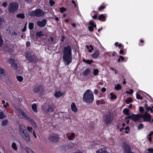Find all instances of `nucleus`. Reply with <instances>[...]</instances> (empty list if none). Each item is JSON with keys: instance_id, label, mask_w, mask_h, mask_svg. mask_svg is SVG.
I'll list each match as a JSON object with an SVG mask.
<instances>
[{"instance_id": "obj_1", "label": "nucleus", "mask_w": 153, "mask_h": 153, "mask_svg": "<svg viewBox=\"0 0 153 153\" xmlns=\"http://www.w3.org/2000/svg\"><path fill=\"white\" fill-rule=\"evenodd\" d=\"M71 48L69 45H67L64 48L62 57L64 63L66 65H68L71 62L72 55Z\"/></svg>"}, {"instance_id": "obj_2", "label": "nucleus", "mask_w": 153, "mask_h": 153, "mask_svg": "<svg viewBox=\"0 0 153 153\" xmlns=\"http://www.w3.org/2000/svg\"><path fill=\"white\" fill-rule=\"evenodd\" d=\"M94 100V97L92 91L89 89L87 90L83 94V101L90 103L93 102Z\"/></svg>"}, {"instance_id": "obj_3", "label": "nucleus", "mask_w": 153, "mask_h": 153, "mask_svg": "<svg viewBox=\"0 0 153 153\" xmlns=\"http://www.w3.org/2000/svg\"><path fill=\"white\" fill-rule=\"evenodd\" d=\"M45 14V13L42 10L39 9H36L34 11H31L30 13V16H36L38 17L43 16Z\"/></svg>"}, {"instance_id": "obj_4", "label": "nucleus", "mask_w": 153, "mask_h": 153, "mask_svg": "<svg viewBox=\"0 0 153 153\" xmlns=\"http://www.w3.org/2000/svg\"><path fill=\"white\" fill-rule=\"evenodd\" d=\"M18 8V4L16 2H13L10 3L8 6V10L10 13H13L16 11Z\"/></svg>"}, {"instance_id": "obj_5", "label": "nucleus", "mask_w": 153, "mask_h": 153, "mask_svg": "<svg viewBox=\"0 0 153 153\" xmlns=\"http://www.w3.org/2000/svg\"><path fill=\"white\" fill-rule=\"evenodd\" d=\"M26 57L27 60L30 62L36 61L37 59V58L32 52H27L26 53Z\"/></svg>"}, {"instance_id": "obj_6", "label": "nucleus", "mask_w": 153, "mask_h": 153, "mask_svg": "<svg viewBox=\"0 0 153 153\" xmlns=\"http://www.w3.org/2000/svg\"><path fill=\"white\" fill-rule=\"evenodd\" d=\"M48 139L50 142L56 143L59 140L58 136L56 134H52L49 135L48 138Z\"/></svg>"}, {"instance_id": "obj_7", "label": "nucleus", "mask_w": 153, "mask_h": 153, "mask_svg": "<svg viewBox=\"0 0 153 153\" xmlns=\"http://www.w3.org/2000/svg\"><path fill=\"white\" fill-rule=\"evenodd\" d=\"M140 118H142L144 119V121L150 122L151 119L150 115L147 112H145L144 114L140 115Z\"/></svg>"}, {"instance_id": "obj_8", "label": "nucleus", "mask_w": 153, "mask_h": 153, "mask_svg": "<svg viewBox=\"0 0 153 153\" xmlns=\"http://www.w3.org/2000/svg\"><path fill=\"white\" fill-rule=\"evenodd\" d=\"M7 62L11 65V66L15 69H16L17 68V64L15 63L14 60L12 58H10L8 59Z\"/></svg>"}, {"instance_id": "obj_9", "label": "nucleus", "mask_w": 153, "mask_h": 153, "mask_svg": "<svg viewBox=\"0 0 153 153\" xmlns=\"http://www.w3.org/2000/svg\"><path fill=\"white\" fill-rule=\"evenodd\" d=\"M46 22V19H43L41 21H37V24L40 27H43L45 26Z\"/></svg>"}, {"instance_id": "obj_10", "label": "nucleus", "mask_w": 153, "mask_h": 153, "mask_svg": "<svg viewBox=\"0 0 153 153\" xmlns=\"http://www.w3.org/2000/svg\"><path fill=\"white\" fill-rule=\"evenodd\" d=\"M113 120V117L110 114L106 115L104 119V121L107 124L110 123Z\"/></svg>"}, {"instance_id": "obj_11", "label": "nucleus", "mask_w": 153, "mask_h": 153, "mask_svg": "<svg viewBox=\"0 0 153 153\" xmlns=\"http://www.w3.org/2000/svg\"><path fill=\"white\" fill-rule=\"evenodd\" d=\"M19 129L20 133L23 134L27 133V131L25 130V126L22 124H21L19 127Z\"/></svg>"}, {"instance_id": "obj_12", "label": "nucleus", "mask_w": 153, "mask_h": 153, "mask_svg": "<svg viewBox=\"0 0 153 153\" xmlns=\"http://www.w3.org/2000/svg\"><path fill=\"white\" fill-rule=\"evenodd\" d=\"M23 138L24 139L26 142H27V143H28L30 142V139L29 136V134H28V133H27V132L25 133V134H23Z\"/></svg>"}, {"instance_id": "obj_13", "label": "nucleus", "mask_w": 153, "mask_h": 153, "mask_svg": "<svg viewBox=\"0 0 153 153\" xmlns=\"http://www.w3.org/2000/svg\"><path fill=\"white\" fill-rule=\"evenodd\" d=\"M140 118V115L133 114L132 115V120L134 121H136Z\"/></svg>"}, {"instance_id": "obj_14", "label": "nucleus", "mask_w": 153, "mask_h": 153, "mask_svg": "<svg viewBox=\"0 0 153 153\" xmlns=\"http://www.w3.org/2000/svg\"><path fill=\"white\" fill-rule=\"evenodd\" d=\"M71 108L72 110L73 111L76 112L77 111V109L75 103L73 102L71 104Z\"/></svg>"}, {"instance_id": "obj_15", "label": "nucleus", "mask_w": 153, "mask_h": 153, "mask_svg": "<svg viewBox=\"0 0 153 153\" xmlns=\"http://www.w3.org/2000/svg\"><path fill=\"white\" fill-rule=\"evenodd\" d=\"M42 90V87L40 86H35L33 88V91L35 93H37L41 91Z\"/></svg>"}, {"instance_id": "obj_16", "label": "nucleus", "mask_w": 153, "mask_h": 153, "mask_svg": "<svg viewBox=\"0 0 153 153\" xmlns=\"http://www.w3.org/2000/svg\"><path fill=\"white\" fill-rule=\"evenodd\" d=\"M90 69L89 68H87L83 72V75L84 76H87L90 74Z\"/></svg>"}, {"instance_id": "obj_17", "label": "nucleus", "mask_w": 153, "mask_h": 153, "mask_svg": "<svg viewBox=\"0 0 153 153\" xmlns=\"http://www.w3.org/2000/svg\"><path fill=\"white\" fill-rule=\"evenodd\" d=\"M64 95V93L62 92H61L60 91L56 92L54 94V96L56 98H59L60 97L63 96Z\"/></svg>"}, {"instance_id": "obj_18", "label": "nucleus", "mask_w": 153, "mask_h": 153, "mask_svg": "<svg viewBox=\"0 0 153 153\" xmlns=\"http://www.w3.org/2000/svg\"><path fill=\"white\" fill-rule=\"evenodd\" d=\"M99 51L98 50H97L92 55V57L93 58H96L99 56Z\"/></svg>"}, {"instance_id": "obj_19", "label": "nucleus", "mask_w": 153, "mask_h": 153, "mask_svg": "<svg viewBox=\"0 0 153 153\" xmlns=\"http://www.w3.org/2000/svg\"><path fill=\"white\" fill-rule=\"evenodd\" d=\"M19 113L22 114V115L25 117L26 119H29V117L22 110H20L19 111Z\"/></svg>"}, {"instance_id": "obj_20", "label": "nucleus", "mask_w": 153, "mask_h": 153, "mask_svg": "<svg viewBox=\"0 0 153 153\" xmlns=\"http://www.w3.org/2000/svg\"><path fill=\"white\" fill-rule=\"evenodd\" d=\"M105 16L103 14L100 15L98 16V19L100 21H104L105 19Z\"/></svg>"}, {"instance_id": "obj_21", "label": "nucleus", "mask_w": 153, "mask_h": 153, "mask_svg": "<svg viewBox=\"0 0 153 153\" xmlns=\"http://www.w3.org/2000/svg\"><path fill=\"white\" fill-rule=\"evenodd\" d=\"M54 107L52 106L51 105H49L48 106V110L46 111L47 112H53L54 110Z\"/></svg>"}, {"instance_id": "obj_22", "label": "nucleus", "mask_w": 153, "mask_h": 153, "mask_svg": "<svg viewBox=\"0 0 153 153\" xmlns=\"http://www.w3.org/2000/svg\"><path fill=\"white\" fill-rule=\"evenodd\" d=\"M5 23L4 19L0 17V27L3 26Z\"/></svg>"}, {"instance_id": "obj_23", "label": "nucleus", "mask_w": 153, "mask_h": 153, "mask_svg": "<svg viewBox=\"0 0 153 153\" xmlns=\"http://www.w3.org/2000/svg\"><path fill=\"white\" fill-rule=\"evenodd\" d=\"M32 108L33 110L36 112L37 111V106L36 104L34 103L32 105Z\"/></svg>"}, {"instance_id": "obj_24", "label": "nucleus", "mask_w": 153, "mask_h": 153, "mask_svg": "<svg viewBox=\"0 0 153 153\" xmlns=\"http://www.w3.org/2000/svg\"><path fill=\"white\" fill-rule=\"evenodd\" d=\"M96 103L97 105H99L101 104H104L105 102L102 99L100 100H97L96 101Z\"/></svg>"}, {"instance_id": "obj_25", "label": "nucleus", "mask_w": 153, "mask_h": 153, "mask_svg": "<svg viewBox=\"0 0 153 153\" xmlns=\"http://www.w3.org/2000/svg\"><path fill=\"white\" fill-rule=\"evenodd\" d=\"M129 109L128 108H125L123 109V111L125 114L127 115H129Z\"/></svg>"}, {"instance_id": "obj_26", "label": "nucleus", "mask_w": 153, "mask_h": 153, "mask_svg": "<svg viewBox=\"0 0 153 153\" xmlns=\"http://www.w3.org/2000/svg\"><path fill=\"white\" fill-rule=\"evenodd\" d=\"M12 148L14 149L15 151H17L18 148L17 147L16 143H13L12 144Z\"/></svg>"}, {"instance_id": "obj_27", "label": "nucleus", "mask_w": 153, "mask_h": 153, "mask_svg": "<svg viewBox=\"0 0 153 153\" xmlns=\"http://www.w3.org/2000/svg\"><path fill=\"white\" fill-rule=\"evenodd\" d=\"M83 62L89 64H91L93 62V61L91 60H86L85 59H83Z\"/></svg>"}, {"instance_id": "obj_28", "label": "nucleus", "mask_w": 153, "mask_h": 153, "mask_svg": "<svg viewBox=\"0 0 153 153\" xmlns=\"http://www.w3.org/2000/svg\"><path fill=\"white\" fill-rule=\"evenodd\" d=\"M17 17L23 19L25 18V15L23 13H20L17 15Z\"/></svg>"}, {"instance_id": "obj_29", "label": "nucleus", "mask_w": 153, "mask_h": 153, "mask_svg": "<svg viewBox=\"0 0 153 153\" xmlns=\"http://www.w3.org/2000/svg\"><path fill=\"white\" fill-rule=\"evenodd\" d=\"M25 150L27 153H35L31 149L28 147L26 148Z\"/></svg>"}, {"instance_id": "obj_30", "label": "nucleus", "mask_w": 153, "mask_h": 153, "mask_svg": "<svg viewBox=\"0 0 153 153\" xmlns=\"http://www.w3.org/2000/svg\"><path fill=\"white\" fill-rule=\"evenodd\" d=\"M4 76L5 75V73L4 69L2 68H0V75Z\"/></svg>"}, {"instance_id": "obj_31", "label": "nucleus", "mask_w": 153, "mask_h": 153, "mask_svg": "<svg viewBox=\"0 0 153 153\" xmlns=\"http://www.w3.org/2000/svg\"><path fill=\"white\" fill-rule=\"evenodd\" d=\"M110 94L111 96V100H114L117 99V97L116 95L114 94L113 93H111Z\"/></svg>"}, {"instance_id": "obj_32", "label": "nucleus", "mask_w": 153, "mask_h": 153, "mask_svg": "<svg viewBox=\"0 0 153 153\" xmlns=\"http://www.w3.org/2000/svg\"><path fill=\"white\" fill-rule=\"evenodd\" d=\"M75 135V134L74 133H72L71 134L68 136V139L69 140H71L72 139L73 137Z\"/></svg>"}, {"instance_id": "obj_33", "label": "nucleus", "mask_w": 153, "mask_h": 153, "mask_svg": "<svg viewBox=\"0 0 153 153\" xmlns=\"http://www.w3.org/2000/svg\"><path fill=\"white\" fill-rule=\"evenodd\" d=\"M5 116L4 114V112L1 111L0 112V119H2L5 118Z\"/></svg>"}, {"instance_id": "obj_34", "label": "nucleus", "mask_w": 153, "mask_h": 153, "mask_svg": "<svg viewBox=\"0 0 153 153\" xmlns=\"http://www.w3.org/2000/svg\"><path fill=\"white\" fill-rule=\"evenodd\" d=\"M125 101L127 103L129 104L132 102V99L131 97H129L128 99L126 100Z\"/></svg>"}, {"instance_id": "obj_35", "label": "nucleus", "mask_w": 153, "mask_h": 153, "mask_svg": "<svg viewBox=\"0 0 153 153\" xmlns=\"http://www.w3.org/2000/svg\"><path fill=\"white\" fill-rule=\"evenodd\" d=\"M99 71L97 69H95L93 71V74L94 76H97L98 75Z\"/></svg>"}, {"instance_id": "obj_36", "label": "nucleus", "mask_w": 153, "mask_h": 153, "mask_svg": "<svg viewBox=\"0 0 153 153\" xmlns=\"http://www.w3.org/2000/svg\"><path fill=\"white\" fill-rule=\"evenodd\" d=\"M89 25H91V26H93L94 27H96V25L94 24V22L92 20H90L89 23Z\"/></svg>"}, {"instance_id": "obj_37", "label": "nucleus", "mask_w": 153, "mask_h": 153, "mask_svg": "<svg viewBox=\"0 0 153 153\" xmlns=\"http://www.w3.org/2000/svg\"><path fill=\"white\" fill-rule=\"evenodd\" d=\"M115 88L116 90H120L121 88V87L119 84H117L115 87Z\"/></svg>"}, {"instance_id": "obj_38", "label": "nucleus", "mask_w": 153, "mask_h": 153, "mask_svg": "<svg viewBox=\"0 0 153 153\" xmlns=\"http://www.w3.org/2000/svg\"><path fill=\"white\" fill-rule=\"evenodd\" d=\"M16 78L18 81L20 82H22L23 80L22 77L21 76H17Z\"/></svg>"}, {"instance_id": "obj_39", "label": "nucleus", "mask_w": 153, "mask_h": 153, "mask_svg": "<svg viewBox=\"0 0 153 153\" xmlns=\"http://www.w3.org/2000/svg\"><path fill=\"white\" fill-rule=\"evenodd\" d=\"M34 24L33 23H30L29 24V28L30 29H32L33 28Z\"/></svg>"}, {"instance_id": "obj_40", "label": "nucleus", "mask_w": 153, "mask_h": 153, "mask_svg": "<svg viewBox=\"0 0 153 153\" xmlns=\"http://www.w3.org/2000/svg\"><path fill=\"white\" fill-rule=\"evenodd\" d=\"M8 123V121L7 120H3L1 123L2 126H5L7 125Z\"/></svg>"}, {"instance_id": "obj_41", "label": "nucleus", "mask_w": 153, "mask_h": 153, "mask_svg": "<svg viewBox=\"0 0 153 153\" xmlns=\"http://www.w3.org/2000/svg\"><path fill=\"white\" fill-rule=\"evenodd\" d=\"M96 153H109V152H106L103 151L102 149H100L96 151Z\"/></svg>"}, {"instance_id": "obj_42", "label": "nucleus", "mask_w": 153, "mask_h": 153, "mask_svg": "<svg viewBox=\"0 0 153 153\" xmlns=\"http://www.w3.org/2000/svg\"><path fill=\"white\" fill-rule=\"evenodd\" d=\"M30 123L32 126L35 127H36L37 126L36 124L34 121L32 120H30Z\"/></svg>"}, {"instance_id": "obj_43", "label": "nucleus", "mask_w": 153, "mask_h": 153, "mask_svg": "<svg viewBox=\"0 0 153 153\" xmlns=\"http://www.w3.org/2000/svg\"><path fill=\"white\" fill-rule=\"evenodd\" d=\"M43 35V32L42 31H39L36 34V36H42Z\"/></svg>"}, {"instance_id": "obj_44", "label": "nucleus", "mask_w": 153, "mask_h": 153, "mask_svg": "<svg viewBox=\"0 0 153 153\" xmlns=\"http://www.w3.org/2000/svg\"><path fill=\"white\" fill-rule=\"evenodd\" d=\"M59 9L60 10V12L62 13H63L64 11H65L66 10V9L64 7H60Z\"/></svg>"}, {"instance_id": "obj_45", "label": "nucleus", "mask_w": 153, "mask_h": 153, "mask_svg": "<svg viewBox=\"0 0 153 153\" xmlns=\"http://www.w3.org/2000/svg\"><path fill=\"white\" fill-rule=\"evenodd\" d=\"M136 97L137 99L138 100H141L143 99L142 97L140 96V94H137Z\"/></svg>"}, {"instance_id": "obj_46", "label": "nucleus", "mask_w": 153, "mask_h": 153, "mask_svg": "<svg viewBox=\"0 0 153 153\" xmlns=\"http://www.w3.org/2000/svg\"><path fill=\"white\" fill-rule=\"evenodd\" d=\"M143 125L142 123H140L138 127V129L139 130L143 128Z\"/></svg>"}, {"instance_id": "obj_47", "label": "nucleus", "mask_w": 153, "mask_h": 153, "mask_svg": "<svg viewBox=\"0 0 153 153\" xmlns=\"http://www.w3.org/2000/svg\"><path fill=\"white\" fill-rule=\"evenodd\" d=\"M145 107L146 110L148 111H149L152 108L151 107L148 106L146 104H145Z\"/></svg>"}, {"instance_id": "obj_48", "label": "nucleus", "mask_w": 153, "mask_h": 153, "mask_svg": "<svg viewBox=\"0 0 153 153\" xmlns=\"http://www.w3.org/2000/svg\"><path fill=\"white\" fill-rule=\"evenodd\" d=\"M3 44V40L2 39L1 36L0 35V47Z\"/></svg>"}, {"instance_id": "obj_49", "label": "nucleus", "mask_w": 153, "mask_h": 153, "mask_svg": "<svg viewBox=\"0 0 153 153\" xmlns=\"http://www.w3.org/2000/svg\"><path fill=\"white\" fill-rule=\"evenodd\" d=\"M49 3L50 6H52L55 3L53 0H50Z\"/></svg>"}, {"instance_id": "obj_50", "label": "nucleus", "mask_w": 153, "mask_h": 153, "mask_svg": "<svg viewBox=\"0 0 153 153\" xmlns=\"http://www.w3.org/2000/svg\"><path fill=\"white\" fill-rule=\"evenodd\" d=\"M125 133L126 134H127L129 132V127L128 126H127L125 128Z\"/></svg>"}, {"instance_id": "obj_51", "label": "nucleus", "mask_w": 153, "mask_h": 153, "mask_svg": "<svg viewBox=\"0 0 153 153\" xmlns=\"http://www.w3.org/2000/svg\"><path fill=\"white\" fill-rule=\"evenodd\" d=\"M93 27H94L93 26H91L88 27V29L90 32H92L93 31V30H94V29L93 28Z\"/></svg>"}, {"instance_id": "obj_52", "label": "nucleus", "mask_w": 153, "mask_h": 153, "mask_svg": "<svg viewBox=\"0 0 153 153\" xmlns=\"http://www.w3.org/2000/svg\"><path fill=\"white\" fill-rule=\"evenodd\" d=\"M27 130L30 132H33L32 131V128L31 127H30L29 126H28L27 127Z\"/></svg>"}, {"instance_id": "obj_53", "label": "nucleus", "mask_w": 153, "mask_h": 153, "mask_svg": "<svg viewBox=\"0 0 153 153\" xmlns=\"http://www.w3.org/2000/svg\"><path fill=\"white\" fill-rule=\"evenodd\" d=\"M89 47L91 48V49H89L88 51L89 52H91L94 50V48L93 46L91 45H90Z\"/></svg>"}, {"instance_id": "obj_54", "label": "nucleus", "mask_w": 153, "mask_h": 153, "mask_svg": "<svg viewBox=\"0 0 153 153\" xmlns=\"http://www.w3.org/2000/svg\"><path fill=\"white\" fill-rule=\"evenodd\" d=\"M105 7L103 6H100L99 8V10L100 11L104 9Z\"/></svg>"}, {"instance_id": "obj_55", "label": "nucleus", "mask_w": 153, "mask_h": 153, "mask_svg": "<svg viewBox=\"0 0 153 153\" xmlns=\"http://www.w3.org/2000/svg\"><path fill=\"white\" fill-rule=\"evenodd\" d=\"M118 42H116L115 44V45L116 46H118L119 48L121 47L122 46V45L121 44H118Z\"/></svg>"}, {"instance_id": "obj_56", "label": "nucleus", "mask_w": 153, "mask_h": 153, "mask_svg": "<svg viewBox=\"0 0 153 153\" xmlns=\"http://www.w3.org/2000/svg\"><path fill=\"white\" fill-rule=\"evenodd\" d=\"M7 3L6 2H4L2 4L3 6L6 7L7 5Z\"/></svg>"}, {"instance_id": "obj_57", "label": "nucleus", "mask_w": 153, "mask_h": 153, "mask_svg": "<svg viewBox=\"0 0 153 153\" xmlns=\"http://www.w3.org/2000/svg\"><path fill=\"white\" fill-rule=\"evenodd\" d=\"M144 108L143 107L140 106L139 107V110L141 112H142L144 111Z\"/></svg>"}, {"instance_id": "obj_58", "label": "nucleus", "mask_w": 153, "mask_h": 153, "mask_svg": "<svg viewBox=\"0 0 153 153\" xmlns=\"http://www.w3.org/2000/svg\"><path fill=\"white\" fill-rule=\"evenodd\" d=\"M101 90L102 92H104L106 91V89L105 88L103 87L102 88Z\"/></svg>"}, {"instance_id": "obj_59", "label": "nucleus", "mask_w": 153, "mask_h": 153, "mask_svg": "<svg viewBox=\"0 0 153 153\" xmlns=\"http://www.w3.org/2000/svg\"><path fill=\"white\" fill-rule=\"evenodd\" d=\"M9 105V104L8 102H6V104H4L3 105L4 107L5 108H6L7 106H8Z\"/></svg>"}, {"instance_id": "obj_60", "label": "nucleus", "mask_w": 153, "mask_h": 153, "mask_svg": "<svg viewBox=\"0 0 153 153\" xmlns=\"http://www.w3.org/2000/svg\"><path fill=\"white\" fill-rule=\"evenodd\" d=\"M30 43L29 41H27L26 42V45L27 47H29L30 45Z\"/></svg>"}, {"instance_id": "obj_61", "label": "nucleus", "mask_w": 153, "mask_h": 153, "mask_svg": "<svg viewBox=\"0 0 153 153\" xmlns=\"http://www.w3.org/2000/svg\"><path fill=\"white\" fill-rule=\"evenodd\" d=\"M132 115L129 116L127 117H125V119H132Z\"/></svg>"}, {"instance_id": "obj_62", "label": "nucleus", "mask_w": 153, "mask_h": 153, "mask_svg": "<svg viewBox=\"0 0 153 153\" xmlns=\"http://www.w3.org/2000/svg\"><path fill=\"white\" fill-rule=\"evenodd\" d=\"M26 30V26H25L24 28L22 29V31L23 32L25 31Z\"/></svg>"}, {"instance_id": "obj_63", "label": "nucleus", "mask_w": 153, "mask_h": 153, "mask_svg": "<svg viewBox=\"0 0 153 153\" xmlns=\"http://www.w3.org/2000/svg\"><path fill=\"white\" fill-rule=\"evenodd\" d=\"M27 3H30L31 2L32 0H25Z\"/></svg>"}, {"instance_id": "obj_64", "label": "nucleus", "mask_w": 153, "mask_h": 153, "mask_svg": "<svg viewBox=\"0 0 153 153\" xmlns=\"http://www.w3.org/2000/svg\"><path fill=\"white\" fill-rule=\"evenodd\" d=\"M153 134V131H151L150 133L149 134V137H151V136Z\"/></svg>"}]
</instances>
